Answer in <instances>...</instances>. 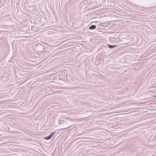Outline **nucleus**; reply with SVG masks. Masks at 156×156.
<instances>
[{"label": "nucleus", "mask_w": 156, "mask_h": 156, "mask_svg": "<svg viewBox=\"0 0 156 156\" xmlns=\"http://www.w3.org/2000/svg\"><path fill=\"white\" fill-rule=\"evenodd\" d=\"M108 5L113 6L114 5V2L113 0H108Z\"/></svg>", "instance_id": "obj_1"}, {"label": "nucleus", "mask_w": 156, "mask_h": 156, "mask_svg": "<svg viewBox=\"0 0 156 156\" xmlns=\"http://www.w3.org/2000/svg\"><path fill=\"white\" fill-rule=\"evenodd\" d=\"M96 28V26L95 25H93L89 27V29L90 30L95 29Z\"/></svg>", "instance_id": "obj_2"}, {"label": "nucleus", "mask_w": 156, "mask_h": 156, "mask_svg": "<svg viewBox=\"0 0 156 156\" xmlns=\"http://www.w3.org/2000/svg\"><path fill=\"white\" fill-rule=\"evenodd\" d=\"M108 47L109 48H112L113 47H114L116 46V45H111L109 44L108 45Z\"/></svg>", "instance_id": "obj_3"}, {"label": "nucleus", "mask_w": 156, "mask_h": 156, "mask_svg": "<svg viewBox=\"0 0 156 156\" xmlns=\"http://www.w3.org/2000/svg\"><path fill=\"white\" fill-rule=\"evenodd\" d=\"M44 138L45 140H48L51 139V137L49 135L48 136H46V137H44Z\"/></svg>", "instance_id": "obj_4"}, {"label": "nucleus", "mask_w": 156, "mask_h": 156, "mask_svg": "<svg viewBox=\"0 0 156 156\" xmlns=\"http://www.w3.org/2000/svg\"><path fill=\"white\" fill-rule=\"evenodd\" d=\"M55 133V132L51 133L50 135H49L51 138Z\"/></svg>", "instance_id": "obj_5"}]
</instances>
